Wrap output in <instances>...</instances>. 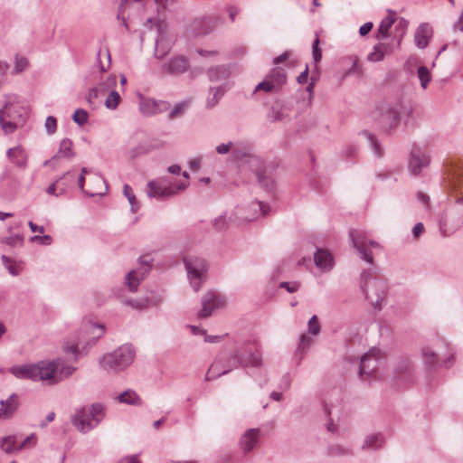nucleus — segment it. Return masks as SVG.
I'll use <instances>...</instances> for the list:
<instances>
[{
    "label": "nucleus",
    "mask_w": 463,
    "mask_h": 463,
    "mask_svg": "<svg viewBox=\"0 0 463 463\" xmlns=\"http://www.w3.org/2000/svg\"><path fill=\"white\" fill-rule=\"evenodd\" d=\"M261 356L256 342L248 340L238 343L229 355L221 354L208 369L205 381L224 375L232 370L241 367H260Z\"/></svg>",
    "instance_id": "1"
},
{
    "label": "nucleus",
    "mask_w": 463,
    "mask_h": 463,
    "mask_svg": "<svg viewBox=\"0 0 463 463\" xmlns=\"http://www.w3.org/2000/svg\"><path fill=\"white\" fill-rule=\"evenodd\" d=\"M446 180L451 189L455 204L440 220L439 230L443 236L449 237L463 226V165H451L448 169Z\"/></svg>",
    "instance_id": "2"
},
{
    "label": "nucleus",
    "mask_w": 463,
    "mask_h": 463,
    "mask_svg": "<svg viewBox=\"0 0 463 463\" xmlns=\"http://www.w3.org/2000/svg\"><path fill=\"white\" fill-rule=\"evenodd\" d=\"M361 289L374 308H382L386 298L387 286L383 279L374 274L373 269H366L361 273Z\"/></svg>",
    "instance_id": "3"
},
{
    "label": "nucleus",
    "mask_w": 463,
    "mask_h": 463,
    "mask_svg": "<svg viewBox=\"0 0 463 463\" xmlns=\"http://www.w3.org/2000/svg\"><path fill=\"white\" fill-rule=\"evenodd\" d=\"M105 417L104 406L95 403L78 410L71 418L72 425L81 433L96 428Z\"/></svg>",
    "instance_id": "4"
},
{
    "label": "nucleus",
    "mask_w": 463,
    "mask_h": 463,
    "mask_svg": "<svg viewBox=\"0 0 463 463\" xmlns=\"http://www.w3.org/2000/svg\"><path fill=\"white\" fill-rule=\"evenodd\" d=\"M135 357V350L130 345H123L116 350L105 354L99 361L100 367L107 372H120L129 366Z\"/></svg>",
    "instance_id": "5"
},
{
    "label": "nucleus",
    "mask_w": 463,
    "mask_h": 463,
    "mask_svg": "<svg viewBox=\"0 0 463 463\" xmlns=\"http://www.w3.org/2000/svg\"><path fill=\"white\" fill-rule=\"evenodd\" d=\"M412 113L411 106L402 100H397L390 105L381 115L380 125L384 131L395 129L401 120L407 125Z\"/></svg>",
    "instance_id": "6"
},
{
    "label": "nucleus",
    "mask_w": 463,
    "mask_h": 463,
    "mask_svg": "<svg viewBox=\"0 0 463 463\" xmlns=\"http://www.w3.org/2000/svg\"><path fill=\"white\" fill-rule=\"evenodd\" d=\"M26 118L24 109L9 99L0 109V125L5 134L13 133L22 127Z\"/></svg>",
    "instance_id": "7"
},
{
    "label": "nucleus",
    "mask_w": 463,
    "mask_h": 463,
    "mask_svg": "<svg viewBox=\"0 0 463 463\" xmlns=\"http://www.w3.org/2000/svg\"><path fill=\"white\" fill-rule=\"evenodd\" d=\"M184 264L190 284L194 290L197 292L206 279L207 262L202 257L188 255L184 258Z\"/></svg>",
    "instance_id": "8"
},
{
    "label": "nucleus",
    "mask_w": 463,
    "mask_h": 463,
    "mask_svg": "<svg viewBox=\"0 0 463 463\" xmlns=\"http://www.w3.org/2000/svg\"><path fill=\"white\" fill-rule=\"evenodd\" d=\"M189 185L188 182H180L178 184L164 186L159 181H150L147 184L149 197L157 199H166L177 194L179 191L185 190Z\"/></svg>",
    "instance_id": "9"
},
{
    "label": "nucleus",
    "mask_w": 463,
    "mask_h": 463,
    "mask_svg": "<svg viewBox=\"0 0 463 463\" xmlns=\"http://www.w3.org/2000/svg\"><path fill=\"white\" fill-rule=\"evenodd\" d=\"M59 364H61V358L52 362H39L35 364L39 373H36V381H46L50 384L57 383L61 381L58 375Z\"/></svg>",
    "instance_id": "10"
},
{
    "label": "nucleus",
    "mask_w": 463,
    "mask_h": 463,
    "mask_svg": "<svg viewBox=\"0 0 463 463\" xmlns=\"http://www.w3.org/2000/svg\"><path fill=\"white\" fill-rule=\"evenodd\" d=\"M349 238L353 247L357 250L361 259L368 263H373V258L372 252L367 249V236L365 232L357 229H351L349 231Z\"/></svg>",
    "instance_id": "11"
},
{
    "label": "nucleus",
    "mask_w": 463,
    "mask_h": 463,
    "mask_svg": "<svg viewBox=\"0 0 463 463\" xmlns=\"http://www.w3.org/2000/svg\"><path fill=\"white\" fill-rule=\"evenodd\" d=\"M150 261L146 257H141L139 262L141 268L138 270H130L125 278V284L128 287L129 291L136 292L141 280L144 279L145 276L150 269Z\"/></svg>",
    "instance_id": "12"
},
{
    "label": "nucleus",
    "mask_w": 463,
    "mask_h": 463,
    "mask_svg": "<svg viewBox=\"0 0 463 463\" xmlns=\"http://www.w3.org/2000/svg\"><path fill=\"white\" fill-rule=\"evenodd\" d=\"M376 353V350H370L360 359L359 377L363 381H370L371 377H374L378 366Z\"/></svg>",
    "instance_id": "13"
},
{
    "label": "nucleus",
    "mask_w": 463,
    "mask_h": 463,
    "mask_svg": "<svg viewBox=\"0 0 463 463\" xmlns=\"http://www.w3.org/2000/svg\"><path fill=\"white\" fill-rule=\"evenodd\" d=\"M224 306V300L222 298L213 292L209 291L205 293L202 298V309L199 313L201 318H206L212 316V314Z\"/></svg>",
    "instance_id": "14"
},
{
    "label": "nucleus",
    "mask_w": 463,
    "mask_h": 463,
    "mask_svg": "<svg viewBox=\"0 0 463 463\" xmlns=\"http://www.w3.org/2000/svg\"><path fill=\"white\" fill-rule=\"evenodd\" d=\"M430 164V156L424 153L420 147L411 149L409 158V168L412 175H419L424 167Z\"/></svg>",
    "instance_id": "15"
},
{
    "label": "nucleus",
    "mask_w": 463,
    "mask_h": 463,
    "mask_svg": "<svg viewBox=\"0 0 463 463\" xmlns=\"http://www.w3.org/2000/svg\"><path fill=\"white\" fill-rule=\"evenodd\" d=\"M260 430L256 428L247 430L241 437L239 445L244 454L252 451L259 444Z\"/></svg>",
    "instance_id": "16"
},
{
    "label": "nucleus",
    "mask_w": 463,
    "mask_h": 463,
    "mask_svg": "<svg viewBox=\"0 0 463 463\" xmlns=\"http://www.w3.org/2000/svg\"><path fill=\"white\" fill-rule=\"evenodd\" d=\"M158 35L156 39L155 56L157 59L164 58L171 50L173 45V40L168 39L165 31L157 25Z\"/></svg>",
    "instance_id": "17"
},
{
    "label": "nucleus",
    "mask_w": 463,
    "mask_h": 463,
    "mask_svg": "<svg viewBox=\"0 0 463 463\" xmlns=\"http://www.w3.org/2000/svg\"><path fill=\"white\" fill-rule=\"evenodd\" d=\"M169 104L165 101H156L151 99H144L139 105L140 112L144 116H153L168 109Z\"/></svg>",
    "instance_id": "18"
},
{
    "label": "nucleus",
    "mask_w": 463,
    "mask_h": 463,
    "mask_svg": "<svg viewBox=\"0 0 463 463\" xmlns=\"http://www.w3.org/2000/svg\"><path fill=\"white\" fill-rule=\"evenodd\" d=\"M72 146H73V142L71 139L67 138V137L63 138L60 143L58 152L51 159L46 160L43 163V165H45V166L51 165L53 168H55V165L53 164V162L56 159L60 158V157L72 158L75 156L74 152L72 151Z\"/></svg>",
    "instance_id": "19"
},
{
    "label": "nucleus",
    "mask_w": 463,
    "mask_h": 463,
    "mask_svg": "<svg viewBox=\"0 0 463 463\" xmlns=\"http://www.w3.org/2000/svg\"><path fill=\"white\" fill-rule=\"evenodd\" d=\"M188 68V61L184 56H176L165 63L163 70L169 74L179 75L184 73Z\"/></svg>",
    "instance_id": "20"
},
{
    "label": "nucleus",
    "mask_w": 463,
    "mask_h": 463,
    "mask_svg": "<svg viewBox=\"0 0 463 463\" xmlns=\"http://www.w3.org/2000/svg\"><path fill=\"white\" fill-rule=\"evenodd\" d=\"M433 33L432 27L429 24H421L414 33V43L419 49H425L429 45V40Z\"/></svg>",
    "instance_id": "21"
},
{
    "label": "nucleus",
    "mask_w": 463,
    "mask_h": 463,
    "mask_svg": "<svg viewBox=\"0 0 463 463\" xmlns=\"http://www.w3.org/2000/svg\"><path fill=\"white\" fill-rule=\"evenodd\" d=\"M0 419H11L19 406L18 396L13 393L6 400L0 401Z\"/></svg>",
    "instance_id": "22"
},
{
    "label": "nucleus",
    "mask_w": 463,
    "mask_h": 463,
    "mask_svg": "<svg viewBox=\"0 0 463 463\" xmlns=\"http://www.w3.org/2000/svg\"><path fill=\"white\" fill-rule=\"evenodd\" d=\"M117 84V77L115 75H110L107 78V80L99 84V87H93L89 90L87 95V101L91 104L92 100L97 99L99 94H104L106 91H109V89H112Z\"/></svg>",
    "instance_id": "23"
},
{
    "label": "nucleus",
    "mask_w": 463,
    "mask_h": 463,
    "mask_svg": "<svg viewBox=\"0 0 463 463\" xmlns=\"http://www.w3.org/2000/svg\"><path fill=\"white\" fill-rule=\"evenodd\" d=\"M9 160L19 169H25L27 166V154L24 149L18 146L9 148L6 152Z\"/></svg>",
    "instance_id": "24"
},
{
    "label": "nucleus",
    "mask_w": 463,
    "mask_h": 463,
    "mask_svg": "<svg viewBox=\"0 0 463 463\" xmlns=\"http://www.w3.org/2000/svg\"><path fill=\"white\" fill-rule=\"evenodd\" d=\"M396 22V14L392 11V10H389L388 11V15L386 17H384L380 24H379V27L377 29V33H376V39L379 40V41H383V40H385L389 37V31L391 29V27L392 26V24H394Z\"/></svg>",
    "instance_id": "25"
},
{
    "label": "nucleus",
    "mask_w": 463,
    "mask_h": 463,
    "mask_svg": "<svg viewBox=\"0 0 463 463\" xmlns=\"http://www.w3.org/2000/svg\"><path fill=\"white\" fill-rule=\"evenodd\" d=\"M35 364H24V365H16L10 368V372L19 379H30L32 381H36V373L37 371Z\"/></svg>",
    "instance_id": "26"
},
{
    "label": "nucleus",
    "mask_w": 463,
    "mask_h": 463,
    "mask_svg": "<svg viewBox=\"0 0 463 463\" xmlns=\"http://www.w3.org/2000/svg\"><path fill=\"white\" fill-rule=\"evenodd\" d=\"M394 375L401 381L409 380L411 376V361L408 357H401L396 364Z\"/></svg>",
    "instance_id": "27"
},
{
    "label": "nucleus",
    "mask_w": 463,
    "mask_h": 463,
    "mask_svg": "<svg viewBox=\"0 0 463 463\" xmlns=\"http://www.w3.org/2000/svg\"><path fill=\"white\" fill-rule=\"evenodd\" d=\"M385 439L382 433H371L364 438L362 444L364 450H378L384 445Z\"/></svg>",
    "instance_id": "28"
},
{
    "label": "nucleus",
    "mask_w": 463,
    "mask_h": 463,
    "mask_svg": "<svg viewBox=\"0 0 463 463\" xmlns=\"http://www.w3.org/2000/svg\"><path fill=\"white\" fill-rule=\"evenodd\" d=\"M316 266L322 270H330L333 267V258L331 254L322 249H317L314 255Z\"/></svg>",
    "instance_id": "29"
},
{
    "label": "nucleus",
    "mask_w": 463,
    "mask_h": 463,
    "mask_svg": "<svg viewBox=\"0 0 463 463\" xmlns=\"http://www.w3.org/2000/svg\"><path fill=\"white\" fill-rule=\"evenodd\" d=\"M90 183L92 186L90 189L84 191L85 194H89L90 196L103 195L106 194L108 186L103 176L96 175L90 180Z\"/></svg>",
    "instance_id": "30"
},
{
    "label": "nucleus",
    "mask_w": 463,
    "mask_h": 463,
    "mask_svg": "<svg viewBox=\"0 0 463 463\" xmlns=\"http://www.w3.org/2000/svg\"><path fill=\"white\" fill-rule=\"evenodd\" d=\"M207 74L211 81H221L226 80L230 76L231 70L229 66L219 65L210 68Z\"/></svg>",
    "instance_id": "31"
},
{
    "label": "nucleus",
    "mask_w": 463,
    "mask_h": 463,
    "mask_svg": "<svg viewBox=\"0 0 463 463\" xmlns=\"http://www.w3.org/2000/svg\"><path fill=\"white\" fill-rule=\"evenodd\" d=\"M266 78L274 84L278 90L287 80L285 70L279 67L274 68Z\"/></svg>",
    "instance_id": "32"
},
{
    "label": "nucleus",
    "mask_w": 463,
    "mask_h": 463,
    "mask_svg": "<svg viewBox=\"0 0 463 463\" xmlns=\"http://www.w3.org/2000/svg\"><path fill=\"white\" fill-rule=\"evenodd\" d=\"M420 354L428 368L432 369L438 365V354L430 347H422L420 350Z\"/></svg>",
    "instance_id": "33"
},
{
    "label": "nucleus",
    "mask_w": 463,
    "mask_h": 463,
    "mask_svg": "<svg viewBox=\"0 0 463 463\" xmlns=\"http://www.w3.org/2000/svg\"><path fill=\"white\" fill-rule=\"evenodd\" d=\"M395 23V35L393 36V39L396 40V47L399 48L402 38L406 33L409 22L406 19L401 17L399 19L396 18Z\"/></svg>",
    "instance_id": "34"
},
{
    "label": "nucleus",
    "mask_w": 463,
    "mask_h": 463,
    "mask_svg": "<svg viewBox=\"0 0 463 463\" xmlns=\"http://www.w3.org/2000/svg\"><path fill=\"white\" fill-rule=\"evenodd\" d=\"M119 402L129 405H141L139 396L133 390H127L118 397Z\"/></svg>",
    "instance_id": "35"
},
{
    "label": "nucleus",
    "mask_w": 463,
    "mask_h": 463,
    "mask_svg": "<svg viewBox=\"0 0 463 463\" xmlns=\"http://www.w3.org/2000/svg\"><path fill=\"white\" fill-rule=\"evenodd\" d=\"M17 446L16 436H7L0 439V449L7 454L16 450Z\"/></svg>",
    "instance_id": "36"
},
{
    "label": "nucleus",
    "mask_w": 463,
    "mask_h": 463,
    "mask_svg": "<svg viewBox=\"0 0 463 463\" xmlns=\"http://www.w3.org/2000/svg\"><path fill=\"white\" fill-rule=\"evenodd\" d=\"M223 94L224 90L222 87L211 88L209 97L207 99V107L213 108L216 106Z\"/></svg>",
    "instance_id": "37"
},
{
    "label": "nucleus",
    "mask_w": 463,
    "mask_h": 463,
    "mask_svg": "<svg viewBox=\"0 0 463 463\" xmlns=\"http://www.w3.org/2000/svg\"><path fill=\"white\" fill-rule=\"evenodd\" d=\"M124 304L131 307L132 308L143 310L149 307L150 300L147 298H140L137 299H126Z\"/></svg>",
    "instance_id": "38"
},
{
    "label": "nucleus",
    "mask_w": 463,
    "mask_h": 463,
    "mask_svg": "<svg viewBox=\"0 0 463 463\" xmlns=\"http://www.w3.org/2000/svg\"><path fill=\"white\" fill-rule=\"evenodd\" d=\"M120 96L118 91L112 90L105 100V106L108 109H116L120 102Z\"/></svg>",
    "instance_id": "39"
},
{
    "label": "nucleus",
    "mask_w": 463,
    "mask_h": 463,
    "mask_svg": "<svg viewBox=\"0 0 463 463\" xmlns=\"http://www.w3.org/2000/svg\"><path fill=\"white\" fill-rule=\"evenodd\" d=\"M328 454L333 457L353 455L351 449L345 448L342 445L335 444L328 447Z\"/></svg>",
    "instance_id": "40"
},
{
    "label": "nucleus",
    "mask_w": 463,
    "mask_h": 463,
    "mask_svg": "<svg viewBox=\"0 0 463 463\" xmlns=\"http://www.w3.org/2000/svg\"><path fill=\"white\" fill-rule=\"evenodd\" d=\"M362 135H364L366 139L369 141L372 148L373 149L375 155L377 156H383V150H382V147L377 140V138L373 135L371 134L370 132L368 131H363L362 132Z\"/></svg>",
    "instance_id": "41"
},
{
    "label": "nucleus",
    "mask_w": 463,
    "mask_h": 463,
    "mask_svg": "<svg viewBox=\"0 0 463 463\" xmlns=\"http://www.w3.org/2000/svg\"><path fill=\"white\" fill-rule=\"evenodd\" d=\"M267 117L271 122L282 121L285 118V115L281 111V108L278 105H273L269 109Z\"/></svg>",
    "instance_id": "42"
},
{
    "label": "nucleus",
    "mask_w": 463,
    "mask_h": 463,
    "mask_svg": "<svg viewBox=\"0 0 463 463\" xmlns=\"http://www.w3.org/2000/svg\"><path fill=\"white\" fill-rule=\"evenodd\" d=\"M123 194L128 198L131 205V211L133 213H136L138 209V205L131 186L128 184H125L123 186Z\"/></svg>",
    "instance_id": "43"
},
{
    "label": "nucleus",
    "mask_w": 463,
    "mask_h": 463,
    "mask_svg": "<svg viewBox=\"0 0 463 463\" xmlns=\"http://www.w3.org/2000/svg\"><path fill=\"white\" fill-rule=\"evenodd\" d=\"M418 77L420 80V86L423 89L428 87V84L430 81V70L425 66H420L418 68Z\"/></svg>",
    "instance_id": "44"
},
{
    "label": "nucleus",
    "mask_w": 463,
    "mask_h": 463,
    "mask_svg": "<svg viewBox=\"0 0 463 463\" xmlns=\"http://www.w3.org/2000/svg\"><path fill=\"white\" fill-rule=\"evenodd\" d=\"M76 370V367L71 365H66L64 361L61 359V364H59L58 375L61 377V381L64 378L71 376Z\"/></svg>",
    "instance_id": "45"
},
{
    "label": "nucleus",
    "mask_w": 463,
    "mask_h": 463,
    "mask_svg": "<svg viewBox=\"0 0 463 463\" xmlns=\"http://www.w3.org/2000/svg\"><path fill=\"white\" fill-rule=\"evenodd\" d=\"M72 119L79 126H83L88 121V113L83 109H78L72 116Z\"/></svg>",
    "instance_id": "46"
},
{
    "label": "nucleus",
    "mask_w": 463,
    "mask_h": 463,
    "mask_svg": "<svg viewBox=\"0 0 463 463\" xmlns=\"http://www.w3.org/2000/svg\"><path fill=\"white\" fill-rule=\"evenodd\" d=\"M257 178L260 184L267 191H271L274 188V182L271 178L267 177L262 173H257Z\"/></svg>",
    "instance_id": "47"
},
{
    "label": "nucleus",
    "mask_w": 463,
    "mask_h": 463,
    "mask_svg": "<svg viewBox=\"0 0 463 463\" xmlns=\"http://www.w3.org/2000/svg\"><path fill=\"white\" fill-rule=\"evenodd\" d=\"M384 54L382 51V49L379 47L378 44L374 45L373 49V52H371L369 54H368V61H373V62H377V61H381L383 60L384 58Z\"/></svg>",
    "instance_id": "48"
},
{
    "label": "nucleus",
    "mask_w": 463,
    "mask_h": 463,
    "mask_svg": "<svg viewBox=\"0 0 463 463\" xmlns=\"http://www.w3.org/2000/svg\"><path fill=\"white\" fill-rule=\"evenodd\" d=\"M2 242L12 247L22 245L24 242V236L20 234H14L9 237H5L2 239Z\"/></svg>",
    "instance_id": "49"
},
{
    "label": "nucleus",
    "mask_w": 463,
    "mask_h": 463,
    "mask_svg": "<svg viewBox=\"0 0 463 463\" xmlns=\"http://www.w3.org/2000/svg\"><path fill=\"white\" fill-rule=\"evenodd\" d=\"M308 333L314 335H317L320 332V325L318 323L317 317L316 315L312 316L308 320Z\"/></svg>",
    "instance_id": "50"
},
{
    "label": "nucleus",
    "mask_w": 463,
    "mask_h": 463,
    "mask_svg": "<svg viewBox=\"0 0 463 463\" xmlns=\"http://www.w3.org/2000/svg\"><path fill=\"white\" fill-rule=\"evenodd\" d=\"M258 90H264L266 92H273V91H277L278 90L276 89V87L274 86V84H272L270 82V80H269L267 78L260 82L256 87H255V91H258Z\"/></svg>",
    "instance_id": "51"
},
{
    "label": "nucleus",
    "mask_w": 463,
    "mask_h": 463,
    "mask_svg": "<svg viewBox=\"0 0 463 463\" xmlns=\"http://www.w3.org/2000/svg\"><path fill=\"white\" fill-rule=\"evenodd\" d=\"M319 38L317 36L312 44V56L316 63L319 62L322 59V50L319 48Z\"/></svg>",
    "instance_id": "52"
},
{
    "label": "nucleus",
    "mask_w": 463,
    "mask_h": 463,
    "mask_svg": "<svg viewBox=\"0 0 463 463\" xmlns=\"http://www.w3.org/2000/svg\"><path fill=\"white\" fill-rule=\"evenodd\" d=\"M45 129L49 135H52L57 129V119L52 116H48L45 120Z\"/></svg>",
    "instance_id": "53"
},
{
    "label": "nucleus",
    "mask_w": 463,
    "mask_h": 463,
    "mask_svg": "<svg viewBox=\"0 0 463 463\" xmlns=\"http://www.w3.org/2000/svg\"><path fill=\"white\" fill-rule=\"evenodd\" d=\"M63 351L67 354H73L75 362L78 361L80 352L77 344L65 342L63 344Z\"/></svg>",
    "instance_id": "54"
},
{
    "label": "nucleus",
    "mask_w": 463,
    "mask_h": 463,
    "mask_svg": "<svg viewBox=\"0 0 463 463\" xmlns=\"http://www.w3.org/2000/svg\"><path fill=\"white\" fill-rule=\"evenodd\" d=\"M184 108H185V104L184 103H178V104H176L174 107V109L169 112L168 118L169 119H174V118H175L177 117H180L181 115L184 114Z\"/></svg>",
    "instance_id": "55"
},
{
    "label": "nucleus",
    "mask_w": 463,
    "mask_h": 463,
    "mask_svg": "<svg viewBox=\"0 0 463 463\" xmlns=\"http://www.w3.org/2000/svg\"><path fill=\"white\" fill-rule=\"evenodd\" d=\"M280 288H285L288 293L297 292L299 288V283L298 281L287 282L283 281L279 284Z\"/></svg>",
    "instance_id": "56"
},
{
    "label": "nucleus",
    "mask_w": 463,
    "mask_h": 463,
    "mask_svg": "<svg viewBox=\"0 0 463 463\" xmlns=\"http://www.w3.org/2000/svg\"><path fill=\"white\" fill-rule=\"evenodd\" d=\"M312 340L309 336L303 334L300 336V343L298 347V352L303 353L306 349H307L311 345Z\"/></svg>",
    "instance_id": "57"
},
{
    "label": "nucleus",
    "mask_w": 463,
    "mask_h": 463,
    "mask_svg": "<svg viewBox=\"0 0 463 463\" xmlns=\"http://www.w3.org/2000/svg\"><path fill=\"white\" fill-rule=\"evenodd\" d=\"M29 65L28 60L24 57H15V71L21 72L24 71Z\"/></svg>",
    "instance_id": "58"
},
{
    "label": "nucleus",
    "mask_w": 463,
    "mask_h": 463,
    "mask_svg": "<svg viewBox=\"0 0 463 463\" xmlns=\"http://www.w3.org/2000/svg\"><path fill=\"white\" fill-rule=\"evenodd\" d=\"M35 441H36L35 435L34 434H31L26 439H24V440L23 442H21L17 446L16 450H22V449H25L28 446H33L35 444Z\"/></svg>",
    "instance_id": "59"
},
{
    "label": "nucleus",
    "mask_w": 463,
    "mask_h": 463,
    "mask_svg": "<svg viewBox=\"0 0 463 463\" xmlns=\"http://www.w3.org/2000/svg\"><path fill=\"white\" fill-rule=\"evenodd\" d=\"M52 237L50 235H34L31 237L32 242H40L43 245H50L52 243Z\"/></svg>",
    "instance_id": "60"
},
{
    "label": "nucleus",
    "mask_w": 463,
    "mask_h": 463,
    "mask_svg": "<svg viewBox=\"0 0 463 463\" xmlns=\"http://www.w3.org/2000/svg\"><path fill=\"white\" fill-rule=\"evenodd\" d=\"M232 146H233V143L231 141L226 144L218 145L216 146V152L220 155H226L230 152Z\"/></svg>",
    "instance_id": "61"
},
{
    "label": "nucleus",
    "mask_w": 463,
    "mask_h": 463,
    "mask_svg": "<svg viewBox=\"0 0 463 463\" xmlns=\"http://www.w3.org/2000/svg\"><path fill=\"white\" fill-rule=\"evenodd\" d=\"M252 206L258 207L261 213V215H263V216H266L270 211L269 205H268L265 203L260 202V201L253 203Z\"/></svg>",
    "instance_id": "62"
},
{
    "label": "nucleus",
    "mask_w": 463,
    "mask_h": 463,
    "mask_svg": "<svg viewBox=\"0 0 463 463\" xmlns=\"http://www.w3.org/2000/svg\"><path fill=\"white\" fill-rule=\"evenodd\" d=\"M379 47L382 49L384 55L391 54L394 50V44L392 43H380Z\"/></svg>",
    "instance_id": "63"
},
{
    "label": "nucleus",
    "mask_w": 463,
    "mask_h": 463,
    "mask_svg": "<svg viewBox=\"0 0 463 463\" xmlns=\"http://www.w3.org/2000/svg\"><path fill=\"white\" fill-rule=\"evenodd\" d=\"M424 232V226L422 222H417L412 228V235L414 238H420Z\"/></svg>",
    "instance_id": "64"
}]
</instances>
